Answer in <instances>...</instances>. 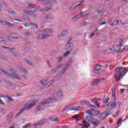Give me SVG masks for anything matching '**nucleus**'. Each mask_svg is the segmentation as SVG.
Here are the masks:
<instances>
[{"instance_id": "6e6d98bb", "label": "nucleus", "mask_w": 128, "mask_h": 128, "mask_svg": "<svg viewBox=\"0 0 128 128\" xmlns=\"http://www.w3.org/2000/svg\"><path fill=\"white\" fill-rule=\"evenodd\" d=\"M0 104H2L3 106H4V102L2 100V99H0Z\"/></svg>"}, {"instance_id": "4468645a", "label": "nucleus", "mask_w": 128, "mask_h": 128, "mask_svg": "<svg viewBox=\"0 0 128 128\" xmlns=\"http://www.w3.org/2000/svg\"><path fill=\"white\" fill-rule=\"evenodd\" d=\"M116 24H128V22L126 20H116Z\"/></svg>"}, {"instance_id": "393cba45", "label": "nucleus", "mask_w": 128, "mask_h": 128, "mask_svg": "<svg viewBox=\"0 0 128 128\" xmlns=\"http://www.w3.org/2000/svg\"><path fill=\"white\" fill-rule=\"evenodd\" d=\"M52 10V8L46 7L45 8H42V10H40V12H48V10Z\"/></svg>"}, {"instance_id": "aec40b11", "label": "nucleus", "mask_w": 128, "mask_h": 128, "mask_svg": "<svg viewBox=\"0 0 128 128\" xmlns=\"http://www.w3.org/2000/svg\"><path fill=\"white\" fill-rule=\"evenodd\" d=\"M82 106H90V102L88 100H83L81 102Z\"/></svg>"}, {"instance_id": "5701e85b", "label": "nucleus", "mask_w": 128, "mask_h": 128, "mask_svg": "<svg viewBox=\"0 0 128 128\" xmlns=\"http://www.w3.org/2000/svg\"><path fill=\"white\" fill-rule=\"evenodd\" d=\"M102 102H104V104H108V102H110V98L107 97V98H104L102 100Z\"/></svg>"}, {"instance_id": "ddd939ff", "label": "nucleus", "mask_w": 128, "mask_h": 128, "mask_svg": "<svg viewBox=\"0 0 128 128\" xmlns=\"http://www.w3.org/2000/svg\"><path fill=\"white\" fill-rule=\"evenodd\" d=\"M62 66V65L56 66L53 68V70H51L52 74H54V72H58V70Z\"/></svg>"}, {"instance_id": "39448f33", "label": "nucleus", "mask_w": 128, "mask_h": 128, "mask_svg": "<svg viewBox=\"0 0 128 128\" xmlns=\"http://www.w3.org/2000/svg\"><path fill=\"white\" fill-rule=\"evenodd\" d=\"M35 104L36 103L34 102H29L26 104L24 105V108L21 110L20 112L16 114V116H20V114H22V112H24V111L30 110V108H32V106H34Z\"/></svg>"}, {"instance_id": "f3484780", "label": "nucleus", "mask_w": 128, "mask_h": 128, "mask_svg": "<svg viewBox=\"0 0 128 128\" xmlns=\"http://www.w3.org/2000/svg\"><path fill=\"white\" fill-rule=\"evenodd\" d=\"M2 24L4 26L6 24L8 26H14V24H10V22H8V21H4L3 20V22L2 23Z\"/></svg>"}, {"instance_id": "a19ab883", "label": "nucleus", "mask_w": 128, "mask_h": 128, "mask_svg": "<svg viewBox=\"0 0 128 128\" xmlns=\"http://www.w3.org/2000/svg\"><path fill=\"white\" fill-rule=\"evenodd\" d=\"M74 8H76V7L74 6V5H73L69 8V10L70 12H72V10H74Z\"/></svg>"}, {"instance_id": "680f3d73", "label": "nucleus", "mask_w": 128, "mask_h": 128, "mask_svg": "<svg viewBox=\"0 0 128 128\" xmlns=\"http://www.w3.org/2000/svg\"><path fill=\"white\" fill-rule=\"evenodd\" d=\"M47 64L49 68H52V65L50 64V62H47Z\"/></svg>"}, {"instance_id": "bb28decb", "label": "nucleus", "mask_w": 128, "mask_h": 128, "mask_svg": "<svg viewBox=\"0 0 128 128\" xmlns=\"http://www.w3.org/2000/svg\"><path fill=\"white\" fill-rule=\"evenodd\" d=\"M82 122L84 126H86L87 128H88V126H90V123L86 122V120L82 121Z\"/></svg>"}, {"instance_id": "0e129e2a", "label": "nucleus", "mask_w": 128, "mask_h": 128, "mask_svg": "<svg viewBox=\"0 0 128 128\" xmlns=\"http://www.w3.org/2000/svg\"><path fill=\"white\" fill-rule=\"evenodd\" d=\"M30 126V124H26V125L24 126V128H28V126Z\"/></svg>"}, {"instance_id": "4be33fe9", "label": "nucleus", "mask_w": 128, "mask_h": 128, "mask_svg": "<svg viewBox=\"0 0 128 128\" xmlns=\"http://www.w3.org/2000/svg\"><path fill=\"white\" fill-rule=\"evenodd\" d=\"M67 68H66V67H63L62 68V71L61 72V73H59L57 74V76H62V74H64L66 72V70Z\"/></svg>"}, {"instance_id": "473e14b6", "label": "nucleus", "mask_w": 128, "mask_h": 128, "mask_svg": "<svg viewBox=\"0 0 128 128\" xmlns=\"http://www.w3.org/2000/svg\"><path fill=\"white\" fill-rule=\"evenodd\" d=\"M28 6H29L28 8L30 10H32V8L36 6V5H34L32 4H28Z\"/></svg>"}, {"instance_id": "b1692460", "label": "nucleus", "mask_w": 128, "mask_h": 128, "mask_svg": "<svg viewBox=\"0 0 128 128\" xmlns=\"http://www.w3.org/2000/svg\"><path fill=\"white\" fill-rule=\"evenodd\" d=\"M45 20H52L54 18V16L52 14H49L44 17Z\"/></svg>"}, {"instance_id": "7ed1b4c3", "label": "nucleus", "mask_w": 128, "mask_h": 128, "mask_svg": "<svg viewBox=\"0 0 128 128\" xmlns=\"http://www.w3.org/2000/svg\"><path fill=\"white\" fill-rule=\"evenodd\" d=\"M66 50H67L64 54H63V58H66L70 54L72 50V37H70L68 38V42L66 44Z\"/></svg>"}, {"instance_id": "e433bc0d", "label": "nucleus", "mask_w": 128, "mask_h": 128, "mask_svg": "<svg viewBox=\"0 0 128 128\" xmlns=\"http://www.w3.org/2000/svg\"><path fill=\"white\" fill-rule=\"evenodd\" d=\"M2 48H6L7 50H14V48H10V47H7L5 46H2Z\"/></svg>"}, {"instance_id": "20e7f679", "label": "nucleus", "mask_w": 128, "mask_h": 128, "mask_svg": "<svg viewBox=\"0 0 128 128\" xmlns=\"http://www.w3.org/2000/svg\"><path fill=\"white\" fill-rule=\"evenodd\" d=\"M86 113L89 116H86V118L87 120H92L94 118L92 116H98L100 114V112L98 110H90L86 111Z\"/></svg>"}, {"instance_id": "864d4df0", "label": "nucleus", "mask_w": 128, "mask_h": 128, "mask_svg": "<svg viewBox=\"0 0 128 128\" xmlns=\"http://www.w3.org/2000/svg\"><path fill=\"white\" fill-rule=\"evenodd\" d=\"M35 58L36 59V60H37L38 62H40V59L38 56H36Z\"/></svg>"}, {"instance_id": "c756f323", "label": "nucleus", "mask_w": 128, "mask_h": 128, "mask_svg": "<svg viewBox=\"0 0 128 128\" xmlns=\"http://www.w3.org/2000/svg\"><path fill=\"white\" fill-rule=\"evenodd\" d=\"M8 12H9V14H12L13 16H16V13L14 11H13L12 10H8Z\"/></svg>"}, {"instance_id": "774afa93", "label": "nucleus", "mask_w": 128, "mask_h": 128, "mask_svg": "<svg viewBox=\"0 0 128 128\" xmlns=\"http://www.w3.org/2000/svg\"><path fill=\"white\" fill-rule=\"evenodd\" d=\"M106 24V22H102L100 24V26H102L104 24Z\"/></svg>"}, {"instance_id": "423d86ee", "label": "nucleus", "mask_w": 128, "mask_h": 128, "mask_svg": "<svg viewBox=\"0 0 128 128\" xmlns=\"http://www.w3.org/2000/svg\"><path fill=\"white\" fill-rule=\"evenodd\" d=\"M120 42L118 44H116V46H120V48L118 49V50H116V49L113 50L114 52H116L117 54H118L119 52H122L124 50H128V47H124L122 48V46H124L122 45V42H124V39L120 38Z\"/></svg>"}, {"instance_id": "3c124183", "label": "nucleus", "mask_w": 128, "mask_h": 128, "mask_svg": "<svg viewBox=\"0 0 128 128\" xmlns=\"http://www.w3.org/2000/svg\"><path fill=\"white\" fill-rule=\"evenodd\" d=\"M112 49H108V50H106V54H110V52H112Z\"/></svg>"}, {"instance_id": "052dcab7", "label": "nucleus", "mask_w": 128, "mask_h": 128, "mask_svg": "<svg viewBox=\"0 0 128 128\" xmlns=\"http://www.w3.org/2000/svg\"><path fill=\"white\" fill-rule=\"evenodd\" d=\"M16 34H13V35H12V38H16Z\"/></svg>"}, {"instance_id": "2eb2a0df", "label": "nucleus", "mask_w": 128, "mask_h": 128, "mask_svg": "<svg viewBox=\"0 0 128 128\" xmlns=\"http://www.w3.org/2000/svg\"><path fill=\"white\" fill-rule=\"evenodd\" d=\"M92 120V124H94V126H98V124H100V121H98V119H96V118H93Z\"/></svg>"}, {"instance_id": "09e8293b", "label": "nucleus", "mask_w": 128, "mask_h": 128, "mask_svg": "<svg viewBox=\"0 0 128 128\" xmlns=\"http://www.w3.org/2000/svg\"><path fill=\"white\" fill-rule=\"evenodd\" d=\"M44 2L46 4H49L50 2L48 0H44Z\"/></svg>"}, {"instance_id": "4d7b16f0", "label": "nucleus", "mask_w": 128, "mask_h": 128, "mask_svg": "<svg viewBox=\"0 0 128 128\" xmlns=\"http://www.w3.org/2000/svg\"><path fill=\"white\" fill-rule=\"evenodd\" d=\"M3 42H10V39H4V40L3 41Z\"/></svg>"}, {"instance_id": "4c0bfd02", "label": "nucleus", "mask_w": 128, "mask_h": 128, "mask_svg": "<svg viewBox=\"0 0 128 128\" xmlns=\"http://www.w3.org/2000/svg\"><path fill=\"white\" fill-rule=\"evenodd\" d=\"M12 113H10L8 114L7 116V119L8 120H10L12 119Z\"/></svg>"}, {"instance_id": "bf43d9fd", "label": "nucleus", "mask_w": 128, "mask_h": 128, "mask_svg": "<svg viewBox=\"0 0 128 128\" xmlns=\"http://www.w3.org/2000/svg\"><path fill=\"white\" fill-rule=\"evenodd\" d=\"M92 5H90L89 6H88V10H92Z\"/></svg>"}, {"instance_id": "37998d69", "label": "nucleus", "mask_w": 128, "mask_h": 128, "mask_svg": "<svg viewBox=\"0 0 128 128\" xmlns=\"http://www.w3.org/2000/svg\"><path fill=\"white\" fill-rule=\"evenodd\" d=\"M70 64H72V62H70H70H68V63L64 67H66V68H70Z\"/></svg>"}, {"instance_id": "338daca9", "label": "nucleus", "mask_w": 128, "mask_h": 128, "mask_svg": "<svg viewBox=\"0 0 128 128\" xmlns=\"http://www.w3.org/2000/svg\"><path fill=\"white\" fill-rule=\"evenodd\" d=\"M4 40V38L2 37H0V42H2Z\"/></svg>"}, {"instance_id": "2f4dec72", "label": "nucleus", "mask_w": 128, "mask_h": 128, "mask_svg": "<svg viewBox=\"0 0 128 128\" xmlns=\"http://www.w3.org/2000/svg\"><path fill=\"white\" fill-rule=\"evenodd\" d=\"M24 62H26L28 64H30V66H32V62H30V60L25 59L24 60Z\"/></svg>"}, {"instance_id": "8fccbe9b", "label": "nucleus", "mask_w": 128, "mask_h": 128, "mask_svg": "<svg viewBox=\"0 0 128 128\" xmlns=\"http://www.w3.org/2000/svg\"><path fill=\"white\" fill-rule=\"evenodd\" d=\"M96 100H98V98H94V99H92V100H91V102H92L94 103V102H97Z\"/></svg>"}, {"instance_id": "cd10ccee", "label": "nucleus", "mask_w": 128, "mask_h": 128, "mask_svg": "<svg viewBox=\"0 0 128 128\" xmlns=\"http://www.w3.org/2000/svg\"><path fill=\"white\" fill-rule=\"evenodd\" d=\"M20 70L21 72H24L26 74H28V70L24 68H20Z\"/></svg>"}, {"instance_id": "f03ea898", "label": "nucleus", "mask_w": 128, "mask_h": 128, "mask_svg": "<svg viewBox=\"0 0 128 128\" xmlns=\"http://www.w3.org/2000/svg\"><path fill=\"white\" fill-rule=\"evenodd\" d=\"M53 30L50 28H48L44 30H42L40 32L42 34H40L36 36L37 40H44V38H50V32H52Z\"/></svg>"}, {"instance_id": "603ef678", "label": "nucleus", "mask_w": 128, "mask_h": 128, "mask_svg": "<svg viewBox=\"0 0 128 128\" xmlns=\"http://www.w3.org/2000/svg\"><path fill=\"white\" fill-rule=\"evenodd\" d=\"M68 106H70L69 105L66 106L62 110V111L63 110H68Z\"/></svg>"}, {"instance_id": "f8f14e48", "label": "nucleus", "mask_w": 128, "mask_h": 128, "mask_svg": "<svg viewBox=\"0 0 128 128\" xmlns=\"http://www.w3.org/2000/svg\"><path fill=\"white\" fill-rule=\"evenodd\" d=\"M100 82V78H96L94 79L93 82H92V86H98Z\"/></svg>"}, {"instance_id": "a18cd8bd", "label": "nucleus", "mask_w": 128, "mask_h": 128, "mask_svg": "<svg viewBox=\"0 0 128 128\" xmlns=\"http://www.w3.org/2000/svg\"><path fill=\"white\" fill-rule=\"evenodd\" d=\"M78 108H80V107L76 106L74 107V108L71 109L70 110H78Z\"/></svg>"}, {"instance_id": "f257e3e1", "label": "nucleus", "mask_w": 128, "mask_h": 128, "mask_svg": "<svg viewBox=\"0 0 128 128\" xmlns=\"http://www.w3.org/2000/svg\"><path fill=\"white\" fill-rule=\"evenodd\" d=\"M62 91H59L56 94H54L53 96H51L50 98H47L46 100H42L39 105L35 108L34 111V114H38L42 112L44 108V104H48L50 102H52L54 100L56 102L60 100H62Z\"/></svg>"}, {"instance_id": "a878e982", "label": "nucleus", "mask_w": 128, "mask_h": 128, "mask_svg": "<svg viewBox=\"0 0 128 128\" xmlns=\"http://www.w3.org/2000/svg\"><path fill=\"white\" fill-rule=\"evenodd\" d=\"M50 120H52V122H58V118H56L54 116H52L50 117Z\"/></svg>"}, {"instance_id": "9b49d317", "label": "nucleus", "mask_w": 128, "mask_h": 128, "mask_svg": "<svg viewBox=\"0 0 128 128\" xmlns=\"http://www.w3.org/2000/svg\"><path fill=\"white\" fill-rule=\"evenodd\" d=\"M68 34V30H64L62 33L60 34L58 36V38H62V36H66Z\"/></svg>"}, {"instance_id": "c85d7f7f", "label": "nucleus", "mask_w": 128, "mask_h": 128, "mask_svg": "<svg viewBox=\"0 0 128 128\" xmlns=\"http://www.w3.org/2000/svg\"><path fill=\"white\" fill-rule=\"evenodd\" d=\"M32 35V33L30 32H26L24 33V36H29Z\"/></svg>"}, {"instance_id": "1a4fd4ad", "label": "nucleus", "mask_w": 128, "mask_h": 128, "mask_svg": "<svg viewBox=\"0 0 128 128\" xmlns=\"http://www.w3.org/2000/svg\"><path fill=\"white\" fill-rule=\"evenodd\" d=\"M102 65H96L95 66L94 70V72L98 74L100 71V68H102Z\"/></svg>"}, {"instance_id": "ea45409f", "label": "nucleus", "mask_w": 128, "mask_h": 128, "mask_svg": "<svg viewBox=\"0 0 128 128\" xmlns=\"http://www.w3.org/2000/svg\"><path fill=\"white\" fill-rule=\"evenodd\" d=\"M72 118H80V115L78 114H75V115H74Z\"/></svg>"}, {"instance_id": "79ce46f5", "label": "nucleus", "mask_w": 128, "mask_h": 128, "mask_svg": "<svg viewBox=\"0 0 128 128\" xmlns=\"http://www.w3.org/2000/svg\"><path fill=\"white\" fill-rule=\"evenodd\" d=\"M116 106H118V104L116 102H113L112 108H116Z\"/></svg>"}, {"instance_id": "6e6552de", "label": "nucleus", "mask_w": 128, "mask_h": 128, "mask_svg": "<svg viewBox=\"0 0 128 128\" xmlns=\"http://www.w3.org/2000/svg\"><path fill=\"white\" fill-rule=\"evenodd\" d=\"M46 122V120L44 119L41 120L38 122H36L34 124V128H37V126H38V128H40L42 124H44V122Z\"/></svg>"}, {"instance_id": "dca6fc26", "label": "nucleus", "mask_w": 128, "mask_h": 128, "mask_svg": "<svg viewBox=\"0 0 128 128\" xmlns=\"http://www.w3.org/2000/svg\"><path fill=\"white\" fill-rule=\"evenodd\" d=\"M23 12H24L26 14H28L31 16H33V18H36V16L34 14V13L32 11L24 10Z\"/></svg>"}, {"instance_id": "c9c22d12", "label": "nucleus", "mask_w": 128, "mask_h": 128, "mask_svg": "<svg viewBox=\"0 0 128 128\" xmlns=\"http://www.w3.org/2000/svg\"><path fill=\"white\" fill-rule=\"evenodd\" d=\"M64 58V56H58L57 58V62H62V58Z\"/></svg>"}, {"instance_id": "9d476101", "label": "nucleus", "mask_w": 128, "mask_h": 128, "mask_svg": "<svg viewBox=\"0 0 128 128\" xmlns=\"http://www.w3.org/2000/svg\"><path fill=\"white\" fill-rule=\"evenodd\" d=\"M110 113L108 114L107 112L106 114V112H103L99 116V118H100V120H104L108 116H110Z\"/></svg>"}, {"instance_id": "49530a36", "label": "nucleus", "mask_w": 128, "mask_h": 128, "mask_svg": "<svg viewBox=\"0 0 128 128\" xmlns=\"http://www.w3.org/2000/svg\"><path fill=\"white\" fill-rule=\"evenodd\" d=\"M95 12H96V14H100V12H102V10H99L98 9H96L95 10Z\"/></svg>"}, {"instance_id": "5fc2aeb1", "label": "nucleus", "mask_w": 128, "mask_h": 128, "mask_svg": "<svg viewBox=\"0 0 128 128\" xmlns=\"http://www.w3.org/2000/svg\"><path fill=\"white\" fill-rule=\"evenodd\" d=\"M78 18L76 16L74 18H72V20H73V22H76V20H78Z\"/></svg>"}, {"instance_id": "0eeeda50", "label": "nucleus", "mask_w": 128, "mask_h": 128, "mask_svg": "<svg viewBox=\"0 0 128 128\" xmlns=\"http://www.w3.org/2000/svg\"><path fill=\"white\" fill-rule=\"evenodd\" d=\"M128 72V70L124 72V74H120V73H118V72H116V74L114 76V78L116 80V82H119V80H120L122 76H125L126 74Z\"/></svg>"}, {"instance_id": "f704fd0d", "label": "nucleus", "mask_w": 128, "mask_h": 128, "mask_svg": "<svg viewBox=\"0 0 128 128\" xmlns=\"http://www.w3.org/2000/svg\"><path fill=\"white\" fill-rule=\"evenodd\" d=\"M122 118L119 119V120H118V123H117V124L118 125L117 128H118V126H120V124H122Z\"/></svg>"}, {"instance_id": "de8ad7c7", "label": "nucleus", "mask_w": 128, "mask_h": 128, "mask_svg": "<svg viewBox=\"0 0 128 128\" xmlns=\"http://www.w3.org/2000/svg\"><path fill=\"white\" fill-rule=\"evenodd\" d=\"M98 15H94L92 17V20H96V18H98Z\"/></svg>"}, {"instance_id": "13d9d810", "label": "nucleus", "mask_w": 128, "mask_h": 128, "mask_svg": "<svg viewBox=\"0 0 128 128\" xmlns=\"http://www.w3.org/2000/svg\"><path fill=\"white\" fill-rule=\"evenodd\" d=\"M96 33L94 32H92L90 36H89V38H92V36H94Z\"/></svg>"}, {"instance_id": "58836bf2", "label": "nucleus", "mask_w": 128, "mask_h": 128, "mask_svg": "<svg viewBox=\"0 0 128 128\" xmlns=\"http://www.w3.org/2000/svg\"><path fill=\"white\" fill-rule=\"evenodd\" d=\"M1 72H4V74L8 76H10V73L8 72L4 71L2 70H1Z\"/></svg>"}, {"instance_id": "c03bdc74", "label": "nucleus", "mask_w": 128, "mask_h": 128, "mask_svg": "<svg viewBox=\"0 0 128 128\" xmlns=\"http://www.w3.org/2000/svg\"><path fill=\"white\" fill-rule=\"evenodd\" d=\"M31 24H32L29 22V23H25L24 24V26L26 28H28V26H31Z\"/></svg>"}, {"instance_id": "69168bd1", "label": "nucleus", "mask_w": 128, "mask_h": 128, "mask_svg": "<svg viewBox=\"0 0 128 128\" xmlns=\"http://www.w3.org/2000/svg\"><path fill=\"white\" fill-rule=\"evenodd\" d=\"M96 106L100 107V104H98V103L97 102H94V103Z\"/></svg>"}, {"instance_id": "a211bd4d", "label": "nucleus", "mask_w": 128, "mask_h": 128, "mask_svg": "<svg viewBox=\"0 0 128 128\" xmlns=\"http://www.w3.org/2000/svg\"><path fill=\"white\" fill-rule=\"evenodd\" d=\"M48 80H44V79H43L42 80H41L40 82L42 86H48V82H47Z\"/></svg>"}, {"instance_id": "6ab92c4d", "label": "nucleus", "mask_w": 128, "mask_h": 128, "mask_svg": "<svg viewBox=\"0 0 128 128\" xmlns=\"http://www.w3.org/2000/svg\"><path fill=\"white\" fill-rule=\"evenodd\" d=\"M107 110H112V102H110L107 104L106 106Z\"/></svg>"}, {"instance_id": "e2e57ef3", "label": "nucleus", "mask_w": 128, "mask_h": 128, "mask_svg": "<svg viewBox=\"0 0 128 128\" xmlns=\"http://www.w3.org/2000/svg\"><path fill=\"white\" fill-rule=\"evenodd\" d=\"M124 89H120V93L124 94Z\"/></svg>"}, {"instance_id": "72a5a7b5", "label": "nucleus", "mask_w": 128, "mask_h": 128, "mask_svg": "<svg viewBox=\"0 0 128 128\" xmlns=\"http://www.w3.org/2000/svg\"><path fill=\"white\" fill-rule=\"evenodd\" d=\"M54 82V80H51L49 82H47L48 86H52V84Z\"/></svg>"}, {"instance_id": "7c9ffc66", "label": "nucleus", "mask_w": 128, "mask_h": 128, "mask_svg": "<svg viewBox=\"0 0 128 128\" xmlns=\"http://www.w3.org/2000/svg\"><path fill=\"white\" fill-rule=\"evenodd\" d=\"M6 98H7V99L8 100V101L9 102H14V99H12V98L6 96Z\"/></svg>"}, {"instance_id": "412c9836", "label": "nucleus", "mask_w": 128, "mask_h": 128, "mask_svg": "<svg viewBox=\"0 0 128 128\" xmlns=\"http://www.w3.org/2000/svg\"><path fill=\"white\" fill-rule=\"evenodd\" d=\"M12 76L14 77V78H16L17 80H22V78L18 74L16 73H12Z\"/></svg>"}]
</instances>
